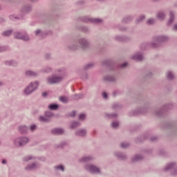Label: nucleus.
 I'll use <instances>...</instances> for the list:
<instances>
[{
    "instance_id": "obj_1",
    "label": "nucleus",
    "mask_w": 177,
    "mask_h": 177,
    "mask_svg": "<svg viewBox=\"0 0 177 177\" xmlns=\"http://www.w3.org/2000/svg\"><path fill=\"white\" fill-rule=\"evenodd\" d=\"M167 39L168 37L166 36H157L155 37L153 41L142 43L140 46V48L141 50H147V49H150L151 48L156 49V48H160L162 42H166Z\"/></svg>"
},
{
    "instance_id": "obj_2",
    "label": "nucleus",
    "mask_w": 177,
    "mask_h": 177,
    "mask_svg": "<svg viewBox=\"0 0 177 177\" xmlns=\"http://www.w3.org/2000/svg\"><path fill=\"white\" fill-rule=\"evenodd\" d=\"M102 65L109 68L111 71L116 70H120V68H125L128 66V62H124L116 66L115 61L113 59H105L102 62Z\"/></svg>"
},
{
    "instance_id": "obj_3",
    "label": "nucleus",
    "mask_w": 177,
    "mask_h": 177,
    "mask_svg": "<svg viewBox=\"0 0 177 177\" xmlns=\"http://www.w3.org/2000/svg\"><path fill=\"white\" fill-rule=\"evenodd\" d=\"M39 86V82L36 80L35 82H32L28 85L24 90V93L26 96H29V95H32L34 93L38 87Z\"/></svg>"
},
{
    "instance_id": "obj_4",
    "label": "nucleus",
    "mask_w": 177,
    "mask_h": 177,
    "mask_svg": "<svg viewBox=\"0 0 177 177\" xmlns=\"http://www.w3.org/2000/svg\"><path fill=\"white\" fill-rule=\"evenodd\" d=\"M174 109V105L171 104H167L164 105L162 109H156L155 111V115L157 117H164V115H167V113L169 111V110H172Z\"/></svg>"
},
{
    "instance_id": "obj_5",
    "label": "nucleus",
    "mask_w": 177,
    "mask_h": 177,
    "mask_svg": "<svg viewBox=\"0 0 177 177\" xmlns=\"http://www.w3.org/2000/svg\"><path fill=\"white\" fill-rule=\"evenodd\" d=\"M146 139H149L150 142H157L158 140V137L157 136L150 137V134L149 133H147L142 136H139L138 137L135 138L134 142L136 143H142V142H145Z\"/></svg>"
},
{
    "instance_id": "obj_6",
    "label": "nucleus",
    "mask_w": 177,
    "mask_h": 177,
    "mask_svg": "<svg viewBox=\"0 0 177 177\" xmlns=\"http://www.w3.org/2000/svg\"><path fill=\"white\" fill-rule=\"evenodd\" d=\"M162 127L163 129H171L172 135H177L176 122L170 120L163 124Z\"/></svg>"
},
{
    "instance_id": "obj_7",
    "label": "nucleus",
    "mask_w": 177,
    "mask_h": 177,
    "mask_svg": "<svg viewBox=\"0 0 177 177\" xmlns=\"http://www.w3.org/2000/svg\"><path fill=\"white\" fill-rule=\"evenodd\" d=\"M165 172H167V171H170L171 175L173 176H177V165L176 162H172L168 163L166 167L163 169Z\"/></svg>"
},
{
    "instance_id": "obj_8",
    "label": "nucleus",
    "mask_w": 177,
    "mask_h": 177,
    "mask_svg": "<svg viewBox=\"0 0 177 177\" xmlns=\"http://www.w3.org/2000/svg\"><path fill=\"white\" fill-rule=\"evenodd\" d=\"M30 140H28V138L25 136H21L18 137L15 139H14V143L17 147H23L28 143Z\"/></svg>"
},
{
    "instance_id": "obj_9",
    "label": "nucleus",
    "mask_w": 177,
    "mask_h": 177,
    "mask_svg": "<svg viewBox=\"0 0 177 177\" xmlns=\"http://www.w3.org/2000/svg\"><path fill=\"white\" fill-rule=\"evenodd\" d=\"M79 48L82 50H88L91 47V42L86 37H82L78 39Z\"/></svg>"
},
{
    "instance_id": "obj_10",
    "label": "nucleus",
    "mask_w": 177,
    "mask_h": 177,
    "mask_svg": "<svg viewBox=\"0 0 177 177\" xmlns=\"http://www.w3.org/2000/svg\"><path fill=\"white\" fill-rule=\"evenodd\" d=\"M20 12L21 17H22V19H24L26 15H28L29 13H31V12H32V5L30 3L23 5L20 9Z\"/></svg>"
},
{
    "instance_id": "obj_11",
    "label": "nucleus",
    "mask_w": 177,
    "mask_h": 177,
    "mask_svg": "<svg viewBox=\"0 0 177 177\" xmlns=\"http://www.w3.org/2000/svg\"><path fill=\"white\" fill-rule=\"evenodd\" d=\"M147 113V107L137 108L136 110H132L129 112V117H136V115H140V114H146Z\"/></svg>"
},
{
    "instance_id": "obj_12",
    "label": "nucleus",
    "mask_w": 177,
    "mask_h": 177,
    "mask_svg": "<svg viewBox=\"0 0 177 177\" xmlns=\"http://www.w3.org/2000/svg\"><path fill=\"white\" fill-rule=\"evenodd\" d=\"M63 81V76H57L54 75L53 76H50L46 79V82L48 85H55V84H59Z\"/></svg>"
},
{
    "instance_id": "obj_13",
    "label": "nucleus",
    "mask_w": 177,
    "mask_h": 177,
    "mask_svg": "<svg viewBox=\"0 0 177 177\" xmlns=\"http://www.w3.org/2000/svg\"><path fill=\"white\" fill-rule=\"evenodd\" d=\"M36 37H40L41 38H45L47 35H53L52 30H44L42 31L41 29H37L35 31Z\"/></svg>"
},
{
    "instance_id": "obj_14",
    "label": "nucleus",
    "mask_w": 177,
    "mask_h": 177,
    "mask_svg": "<svg viewBox=\"0 0 177 177\" xmlns=\"http://www.w3.org/2000/svg\"><path fill=\"white\" fill-rule=\"evenodd\" d=\"M66 50H78L80 46L75 40L71 41L66 47Z\"/></svg>"
},
{
    "instance_id": "obj_15",
    "label": "nucleus",
    "mask_w": 177,
    "mask_h": 177,
    "mask_svg": "<svg viewBox=\"0 0 177 177\" xmlns=\"http://www.w3.org/2000/svg\"><path fill=\"white\" fill-rule=\"evenodd\" d=\"M15 39H21L22 41H30V37L27 33L15 32Z\"/></svg>"
},
{
    "instance_id": "obj_16",
    "label": "nucleus",
    "mask_w": 177,
    "mask_h": 177,
    "mask_svg": "<svg viewBox=\"0 0 177 177\" xmlns=\"http://www.w3.org/2000/svg\"><path fill=\"white\" fill-rule=\"evenodd\" d=\"M85 169L91 174H101L100 169L94 165H86Z\"/></svg>"
},
{
    "instance_id": "obj_17",
    "label": "nucleus",
    "mask_w": 177,
    "mask_h": 177,
    "mask_svg": "<svg viewBox=\"0 0 177 177\" xmlns=\"http://www.w3.org/2000/svg\"><path fill=\"white\" fill-rule=\"evenodd\" d=\"M114 157H115L120 161H125L128 159V156L125 153L121 151H115L113 153Z\"/></svg>"
},
{
    "instance_id": "obj_18",
    "label": "nucleus",
    "mask_w": 177,
    "mask_h": 177,
    "mask_svg": "<svg viewBox=\"0 0 177 177\" xmlns=\"http://www.w3.org/2000/svg\"><path fill=\"white\" fill-rule=\"evenodd\" d=\"M103 81H104L105 82L115 84V82H117V77L115 75H107L104 77Z\"/></svg>"
},
{
    "instance_id": "obj_19",
    "label": "nucleus",
    "mask_w": 177,
    "mask_h": 177,
    "mask_svg": "<svg viewBox=\"0 0 177 177\" xmlns=\"http://www.w3.org/2000/svg\"><path fill=\"white\" fill-rule=\"evenodd\" d=\"M114 39L117 41V42H129L131 37L125 35H115Z\"/></svg>"
},
{
    "instance_id": "obj_20",
    "label": "nucleus",
    "mask_w": 177,
    "mask_h": 177,
    "mask_svg": "<svg viewBox=\"0 0 177 177\" xmlns=\"http://www.w3.org/2000/svg\"><path fill=\"white\" fill-rule=\"evenodd\" d=\"M65 132H66V131L63 128H55V129H53L51 130V133L53 135H55L57 136H60L62 135H64Z\"/></svg>"
},
{
    "instance_id": "obj_21",
    "label": "nucleus",
    "mask_w": 177,
    "mask_h": 177,
    "mask_svg": "<svg viewBox=\"0 0 177 177\" xmlns=\"http://www.w3.org/2000/svg\"><path fill=\"white\" fill-rule=\"evenodd\" d=\"M133 21V15H126L123 17L122 20V23L123 24H129V23H132Z\"/></svg>"
},
{
    "instance_id": "obj_22",
    "label": "nucleus",
    "mask_w": 177,
    "mask_h": 177,
    "mask_svg": "<svg viewBox=\"0 0 177 177\" xmlns=\"http://www.w3.org/2000/svg\"><path fill=\"white\" fill-rule=\"evenodd\" d=\"M38 75L39 74L37 72H35L31 70H26L25 71V77H26L27 78H31L32 77H38Z\"/></svg>"
},
{
    "instance_id": "obj_23",
    "label": "nucleus",
    "mask_w": 177,
    "mask_h": 177,
    "mask_svg": "<svg viewBox=\"0 0 177 177\" xmlns=\"http://www.w3.org/2000/svg\"><path fill=\"white\" fill-rule=\"evenodd\" d=\"M86 133L87 131L85 129H80L75 132V136H79L80 138H85Z\"/></svg>"
},
{
    "instance_id": "obj_24",
    "label": "nucleus",
    "mask_w": 177,
    "mask_h": 177,
    "mask_svg": "<svg viewBox=\"0 0 177 177\" xmlns=\"http://www.w3.org/2000/svg\"><path fill=\"white\" fill-rule=\"evenodd\" d=\"M50 15L54 17H60V10L57 8V7H53L50 9Z\"/></svg>"
},
{
    "instance_id": "obj_25",
    "label": "nucleus",
    "mask_w": 177,
    "mask_h": 177,
    "mask_svg": "<svg viewBox=\"0 0 177 177\" xmlns=\"http://www.w3.org/2000/svg\"><path fill=\"white\" fill-rule=\"evenodd\" d=\"M79 31L84 32V34H91V28L86 26H80L77 28Z\"/></svg>"
},
{
    "instance_id": "obj_26",
    "label": "nucleus",
    "mask_w": 177,
    "mask_h": 177,
    "mask_svg": "<svg viewBox=\"0 0 177 177\" xmlns=\"http://www.w3.org/2000/svg\"><path fill=\"white\" fill-rule=\"evenodd\" d=\"M145 158L143 155L140 154H136L134 155L132 158H131V162L135 163V162H139V161H142Z\"/></svg>"
},
{
    "instance_id": "obj_27",
    "label": "nucleus",
    "mask_w": 177,
    "mask_h": 177,
    "mask_svg": "<svg viewBox=\"0 0 177 177\" xmlns=\"http://www.w3.org/2000/svg\"><path fill=\"white\" fill-rule=\"evenodd\" d=\"M6 66H12V67H17L19 66V62L15 59L6 60L4 62Z\"/></svg>"
},
{
    "instance_id": "obj_28",
    "label": "nucleus",
    "mask_w": 177,
    "mask_h": 177,
    "mask_svg": "<svg viewBox=\"0 0 177 177\" xmlns=\"http://www.w3.org/2000/svg\"><path fill=\"white\" fill-rule=\"evenodd\" d=\"M133 60H136L137 62H142L143 60V53H138L132 57Z\"/></svg>"
},
{
    "instance_id": "obj_29",
    "label": "nucleus",
    "mask_w": 177,
    "mask_h": 177,
    "mask_svg": "<svg viewBox=\"0 0 177 177\" xmlns=\"http://www.w3.org/2000/svg\"><path fill=\"white\" fill-rule=\"evenodd\" d=\"M48 110H51L52 111H56V110H59L60 106L56 103H52L48 105Z\"/></svg>"
},
{
    "instance_id": "obj_30",
    "label": "nucleus",
    "mask_w": 177,
    "mask_h": 177,
    "mask_svg": "<svg viewBox=\"0 0 177 177\" xmlns=\"http://www.w3.org/2000/svg\"><path fill=\"white\" fill-rule=\"evenodd\" d=\"M93 67H95V63L91 62L83 66L82 69L84 71H88L91 70V68H93Z\"/></svg>"
},
{
    "instance_id": "obj_31",
    "label": "nucleus",
    "mask_w": 177,
    "mask_h": 177,
    "mask_svg": "<svg viewBox=\"0 0 177 177\" xmlns=\"http://www.w3.org/2000/svg\"><path fill=\"white\" fill-rule=\"evenodd\" d=\"M18 131L21 135H26L27 133V126L20 125L18 127Z\"/></svg>"
},
{
    "instance_id": "obj_32",
    "label": "nucleus",
    "mask_w": 177,
    "mask_h": 177,
    "mask_svg": "<svg viewBox=\"0 0 177 177\" xmlns=\"http://www.w3.org/2000/svg\"><path fill=\"white\" fill-rule=\"evenodd\" d=\"M93 160V156H84L83 158L79 160L80 162H89Z\"/></svg>"
},
{
    "instance_id": "obj_33",
    "label": "nucleus",
    "mask_w": 177,
    "mask_h": 177,
    "mask_svg": "<svg viewBox=\"0 0 177 177\" xmlns=\"http://www.w3.org/2000/svg\"><path fill=\"white\" fill-rule=\"evenodd\" d=\"M91 23H92V24H102L103 19L100 18H91Z\"/></svg>"
},
{
    "instance_id": "obj_34",
    "label": "nucleus",
    "mask_w": 177,
    "mask_h": 177,
    "mask_svg": "<svg viewBox=\"0 0 177 177\" xmlns=\"http://www.w3.org/2000/svg\"><path fill=\"white\" fill-rule=\"evenodd\" d=\"M37 168V163L33 162L32 164H29L27 167H25L26 171H32V169H35Z\"/></svg>"
},
{
    "instance_id": "obj_35",
    "label": "nucleus",
    "mask_w": 177,
    "mask_h": 177,
    "mask_svg": "<svg viewBox=\"0 0 177 177\" xmlns=\"http://www.w3.org/2000/svg\"><path fill=\"white\" fill-rule=\"evenodd\" d=\"M166 78L168 81H174L175 80V75H174L171 71H168L166 74Z\"/></svg>"
},
{
    "instance_id": "obj_36",
    "label": "nucleus",
    "mask_w": 177,
    "mask_h": 177,
    "mask_svg": "<svg viewBox=\"0 0 177 177\" xmlns=\"http://www.w3.org/2000/svg\"><path fill=\"white\" fill-rule=\"evenodd\" d=\"M106 116L109 120H115L118 118V113H106Z\"/></svg>"
},
{
    "instance_id": "obj_37",
    "label": "nucleus",
    "mask_w": 177,
    "mask_h": 177,
    "mask_svg": "<svg viewBox=\"0 0 177 177\" xmlns=\"http://www.w3.org/2000/svg\"><path fill=\"white\" fill-rule=\"evenodd\" d=\"M78 127H81V123L80 122L74 121L71 124V129H75V128H78Z\"/></svg>"
},
{
    "instance_id": "obj_38",
    "label": "nucleus",
    "mask_w": 177,
    "mask_h": 177,
    "mask_svg": "<svg viewBox=\"0 0 177 177\" xmlns=\"http://www.w3.org/2000/svg\"><path fill=\"white\" fill-rule=\"evenodd\" d=\"M9 19H10V20H13V21H15V19H16V20H23V17H21V15H18V16H16V15H10L9 16Z\"/></svg>"
},
{
    "instance_id": "obj_39",
    "label": "nucleus",
    "mask_w": 177,
    "mask_h": 177,
    "mask_svg": "<svg viewBox=\"0 0 177 177\" xmlns=\"http://www.w3.org/2000/svg\"><path fill=\"white\" fill-rule=\"evenodd\" d=\"M39 121H40V122H45L48 124L50 122V119L47 118L44 115H40L39 117Z\"/></svg>"
},
{
    "instance_id": "obj_40",
    "label": "nucleus",
    "mask_w": 177,
    "mask_h": 177,
    "mask_svg": "<svg viewBox=\"0 0 177 177\" xmlns=\"http://www.w3.org/2000/svg\"><path fill=\"white\" fill-rule=\"evenodd\" d=\"M174 20H175V13L174 12L171 11L170 12V18L168 21V26H171L172 23H174Z\"/></svg>"
},
{
    "instance_id": "obj_41",
    "label": "nucleus",
    "mask_w": 177,
    "mask_h": 177,
    "mask_svg": "<svg viewBox=\"0 0 177 177\" xmlns=\"http://www.w3.org/2000/svg\"><path fill=\"white\" fill-rule=\"evenodd\" d=\"M174 20H175V13L174 12L171 11L170 12V18L168 21V26H171L172 23H174Z\"/></svg>"
},
{
    "instance_id": "obj_42",
    "label": "nucleus",
    "mask_w": 177,
    "mask_h": 177,
    "mask_svg": "<svg viewBox=\"0 0 177 177\" xmlns=\"http://www.w3.org/2000/svg\"><path fill=\"white\" fill-rule=\"evenodd\" d=\"M156 17H158L159 20H164V19H165V13H164L162 11H160L157 13Z\"/></svg>"
},
{
    "instance_id": "obj_43",
    "label": "nucleus",
    "mask_w": 177,
    "mask_h": 177,
    "mask_svg": "<svg viewBox=\"0 0 177 177\" xmlns=\"http://www.w3.org/2000/svg\"><path fill=\"white\" fill-rule=\"evenodd\" d=\"M53 115H55V114L53 113H52L50 111H46L44 113V116L47 118H48V120H50V118H52V117H53Z\"/></svg>"
},
{
    "instance_id": "obj_44",
    "label": "nucleus",
    "mask_w": 177,
    "mask_h": 177,
    "mask_svg": "<svg viewBox=\"0 0 177 177\" xmlns=\"http://www.w3.org/2000/svg\"><path fill=\"white\" fill-rule=\"evenodd\" d=\"M145 19H146L145 15H140L137 19H136V24H140V23H142Z\"/></svg>"
},
{
    "instance_id": "obj_45",
    "label": "nucleus",
    "mask_w": 177,
    "mask_h": 177,
    "mask_svg": "<svg viewBox=\"0 0 177 177\" xmlns=\"http://www.w3.org/2000/svg\"><path fill=\"white\" fill-rule=\"evenodd\" d=\"M116 28L119 30V31H121L122 32H124L128 30V28L127 26H121V25H117Z\"/></svg>"
},
{
    "instance_id": "obj_46",
    "label": "nucleus",
    "mask_w": 177,
    "mask_h": 177,
    "mask_svg": "<svg viewBox=\"0 0 177 177\" xmlns=\"http://www.w3.org/2000/svg\"><path fill=\"white\" fill-rule=\"evenodd\" d=\"M8 50H10V48L8 46H0V53L2 52H8Z\"/></svg>"
},
{
    "instance_id": "obj_47",
    "label": "nucleus",
    "mask_w": 177,
    "mask_h": 177,
    "mask_svg": "<svg viewBox=\"0 0 177 177\" xmlns=\"http://www.w3.org/2000/svg\"><path fill=\"white\" fill-rule=\"evenodd\" d=\"M80 20L83 21V23H91V18L86 16L80 17Z\"/></svg>"
},
{
    "instance_id": "obj_48",
    "label": "nucleus",
    "mask_w": 177,
    "mask_h": 177,
    "mask_svg": "<svg viewBox=\"0 0 177 177\" xmlns=\"http://www.w3.org/2000/svg\"><path fill=\"white\" fill-rule=\"evenodd\" d=\"M113 110H120L122 109V105L118 104V103H115L113 104L112 106Z\"/></svg>"
},
{
    "instance_id": "obj_49",
    "label": "nucleus",
    "mask_w": 177,
    "mask_h": 177,
    "mask_svg": "<svg viewBox=\"0 0 177 177\" xmlns=\"http://www.w3.org/2000/svg\"><path fill=\"white\" fill-rule=\"evenodd\" d=\"M55 169L57 171H61L62 172H64V166L63 165H58L54 167Z\"/></svg>"
},
{
    "instance_id": "obj_50",
    "label": "nucleus",
    "mask_w": 177,
    "mask_h": 177,
    "mask_svg": "<svg viewBox=\"0 0 177 177\" xmlns=\"http://www.w3.org/2000/svg\"><path fill=\"white\" fill-rule=\"evenodd\" d=\"M164 91L167 93H169V92H171V91H172V86L169 85V84L166 85L164 88Z\"/></svg>"
},
{
    "instance_id": "obj_51",
    "label": "nucleus",
    "mask_w": 177,
    "mask_h": 177,
    "mask_svg": "<svg viewBox=\"0 0 177 177\" xmlns=\"http://www.w3.org/2000/svg\"><path fill=\"white\" fill-rule=\"evenodd\" d=\"M121 149H128V147H129V146H131V144H129V142H122L120 145Z\"/></svg>"
},
{
    "instance_id": "obj_52",
    "label": "nucleus",
    "mask_w": 177,
    "mask_h": 177,
    "mask_svg": "<svg viewBox=\"0 0 177 177\" xmlns=\"http://www.w3.org/2000/svg\"><path fill=\"white\" fill-rule=\"evenodd\" d=\"M41 73H52V68L49 66H46L41 70Z\"/></svg>"
},
{
    "instance_id": "obj_53",
    "label": "nucleus",
    "mask_w": 177,
    "mask_h": 177,
    "mask_svg": "<svg viewBox=\"0 0 177 177\" xmlns=\"http://www.w3.org/2000/svg\"><path fill=\"white\" fill-rule=\"evenodd\" d=\"M12 32H13V30H6L2 33V35L3 37H9L12 34Z\"/></svg>"
},
{
    "instance_id": "obj_54",
    "label": "nucleus",
    "mask_w": 177,
    "mask_h": 177,
    "mask_svg": "<svg viewBox=\"0 0 177 177\" xmlns=\"http://www.w3.org/2000/svg\"><path fill=\"white\" fill-rule=\"evenodd\" d=\"M156 23V19L151 18V19H149L147 21V26H153V24H154Z\"/></svg>"
},
{
    "instance_id": "obj_55",
    "label": "nucleus",
    "mask_w": 177,
    "mask_h": 177,
    "mask_svg": "<svg viewBox=\"0 0 177 177\" xmlns=\"http://www.w3.org/2000/svg\"><path fill=\"white\" fill-rule=\"evenodd\" d=\"M111 127H112V128H113V129H117V128H118L120 127V122L118 121L113 122Z\"/></svg>"
},
{
    "instance_id": "obj_56",
    "label": "nucleus",
    "mask_w": 177,
    "mask_h": 177,
    "mask_svg": "<svg viewBox=\"0 0 177 177\" xmlns=\"http://www.w3.org/2000/svg\"><path fill=\"white\" fill-rule=\"evenodd\" d=\"M35 159V157H33L32 156H26L24 158V161H25L26 162H28V161L31 160H34Z\"/></svg>"
},
{
    "instance_id": "obj_57",
    "label": "nucleus",
    "mask_w": 177,
    "mask_h": 177,
    "mask_svg": "<svg viewBox=\"0 0 177 177\" xmlns=\"http://www.w3.org/2000/svg\"><path fill=\"white\" fill-rule=\"evenodd\" d=\"M59 101L62 102V103H67L68 102V98L65 96H62L59 97Z\"/></svg>"
},
{
    "instance_id": "obj_58",
    "label": "nucleus",
    "mask_w": 177,
    "mask_h": 177,
    "mask_svg": "<svg viewBox=\"0 0 177 177\" xmlns=\"http://www.w3.org/2000/svg\"><path fill=\"white\" fill-rule=\"evenodd\" d=\"M82 97V94H75L73 96V100H80Z\"/></svg>"
},
{
    "instance_id": "obj_59",
    "label": "nucleus",
    "mask_w": 177,
    "mask_h": 177,
    "mask_svg": "<svg viewBox=\"0 0 177 177\" xmlns=\"http://www.w3.org/2000/svg\"><path fill=\"white\" fill-rule=\"evenodd\" d=\"M85 3L86 1L84 0H80L76 2V5H77V6H84Z\"/></svg>"
},
{
    "instance_id": "obj_60",
    "label": "nucleus",
    "mask_w": 177,
    "mask_h": 177,
    "mask_svg": "<svg viewBox=\"0 0 177 177\" xmlns=\"http://www.w3.org/2000/svg\"><path fill=\"white\" fill-rule=\"evenodd\" d=\"M86 118V115H85L84 113H80L79 115V120L80 121H84Z\"/></svg>"
},
{
    "instance_id": "obj_61",
    "label": "nucleus",
    "mask_w": 177,
    "mask_h": 177,
    "mask_svg": "<svg viewBox=\"0 0 177 177\" xmlns=\"http://www.w3.org/2000/svg\"><path fill=\"white\" fill-rule=\"evenodd\" d=\"M104 50H106V46H100V48H99L100 53H103V52H104Z\"/></svg>"
},
{
    "instance_id": "obj_62",
    "label": "nucleus",
    "mask_w": 177,
    "mask_h": 177,
    "mask_svg": "<svg viewBox=\"0 0 177 177\" xmlns=\"http://www.w3.org/2000/svg\"><path fill=\"white\" fill-rule=\"evenodd\" d=\"M35 129H37L36 124H33L30 125V130L31 131V132H34V131H35Z\"/></svg>"
},
{
    "instance_id": "obj_63",
    "label": "nucleus",
    "mask_w": 177,
    "mask_h": 177,
    "mask_svg": "<svg viewBox=\"0 0 177 177\" xmlns=\"http://www.w3.org/2000/svg\"><path fill=\"white\" fill-rule=\"evenodd\" d=\"M121 93V91H118V90H115L113 92V96H114V97H115V96H118V95H120Z\"/></svg>"
},
{
    "instance_id": "obj_64",
    "label": "nucleus",
    "mask_w": 177,
    "mask_h": 177,
    "mask_svg": "<svg viewBox=\"0 0 177 177\" xmlns=\"http://www.w3.org/2000/svg\"><path fill=\"white\" fill-rule=\"evenodd\" d=\"M102 97L104 99H109V94L106 91L102 92Z\"/></svg>"
}]
</instances>
